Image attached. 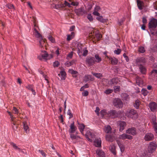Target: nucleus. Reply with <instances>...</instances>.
Here are the masks:
<instances>
[{
  "instance_id": "4468645a",
  "label": "nucleus",
  "mask_w": 157,
  "mask_h": 157,
  "mask_svg": "<svg viewBox=\"0 0 157 157\" xmlns=\"http://www.w3.org/2000/svg\"><path fill=\"white\" fill-rule=\"evenodd\" d=\"M59 77H58V79L60 81L64 80L66 77V73L64 71H61L60 73L58 74Z\"/></svg>"
},
{
  "instance_id": "2eb2a0df",
  "label": "nucleus",
  "mask_w": 157,
  "mask_h": 157,
  "mask_svg": "<svg viewBox=\"0 0 157 157\" xmlns=\"http://www.w3.org/2000/svg\"><path fill=\"white\" fill-rule=\"evenodd\" d=\"M107 57L110 60L111 64L112 65H114L117 64L118 62V60L117 58L114 57H109L108 56H107Z\"/></svg>"
},
{
  "instance_id": "5701e85b",
  "label": "nucleus",
  "mask_w": 157,
  "mask_h": 157,
  "mask_svg": "<svg viewBox=\"0 0 157 157\" xmlns=\"http://www.w3.org/2000/svg\"><path fill=\"white\" fill-rule=\"evenodd\" d=\"M144 59L143 58H138L136 59V63L138 65H141V63H144Z\"/></svg>"
},
{
  "instance_id": "7c9ffc66",
  "label": "nucleus",
  "mask_w": 157,
  "mask_h": 157,
  "mask_svg": "<svg viewBox=\"0 0 157 157\" xmlns=\"http://www.w3.org/2000/svg\"><path fill=\"white\" fill-rule=\"evenodd\" d=\"M23 124L24 129V130L27 132V130L29 128L26 122L24 120H23Z\"/></svg>"
},
{
  "instance_id": "a19ab883",
  "label": "nucleus",
  "mask_w": 157,
  "mask_h": 157,
  "mask_svg": "<svg viewBox=\"0 0 157 157\" xmlns=\"http://www.w3.org/2000/svg\"><path fill=\"white\" fill-rule=\"evenodd\" d=\"M155 117H154L152 120V124L154 126V128L157 127V123L155 121Z\"/></svg>"
},
{
  "instance_id": "ddd939ff",
  "label": "nucleus",
  "mask_w": 157,
  "mask_h": 157,
  "mask_svg": "<svg viewBox=\"0 0 157 157\" xmlns=\"http://www.w3.org/2000/svg\"><path fill=\"white\" fill-rule=\"evenodd\" d=\"M119 138L122 140H125L127 139L128 140H132L133 139V137L127 134L126 133H124L122 135H120L119 136Z\"/></svg>"
},
{
  "instance_id": "0eeeda50",
  "label": "nucleus",
  "mask_w": 157,
  "mask_h": 157,
  "mask_svg": "<svg viewBox=\"0 0 157 157\" xmlns=\"http://www.w3.org/2000/svg\"><path fill=\"white\" fill-rule=\"evenodd\" d=\"M126 125V122L124 121H119L117 122V127L120 132L122 131L125 129Z\"/></svg>"
},
{
  "instance_id": "c9c22d12",
  "label": "nucleus",
  "mask_w": 157,
  "mask_h": 157,
  "mask_svg": "<svg viewBox=\"0 0 157 157\" xmlns=\"http://www.w3.org/2000/svg\"><path fill=\"white\" fill-rule=\"evenodd\" d=\"M87 134H88L89 135L90 134V138H92L91 139L92 140V141L94 140L95 135L94 133L91 132L90 131H87Z\"/></svg>"
},
{
  "instance_id": "20e7f679",
  "label": "nucleus",
  "mask_w": 157,
  "mask_h": 157,
  "mask_svg": "<svg viewBox=\"0 0 157 157\" xmlns=\"http://www.w3.org/2000/svg\"><path fill=\"white\" fill-rule=\"evenodd\" d=\"M96 61L95 58L93 57L87 56L86 58V63L89 67L93 65Z\"/></svg>"
},
{
  "instance_id": "58836bf2",
  "label": "nucleus",
  "mask_w": 157,
  "mask_h": 157,
  "mask_svg": "<svg viewBox=\"0 0 157 157\" xmlns=\"http://www.w3.org/2000/svg\"><path fill=\"white\" fill-rule=\"evenodd\" d=\"M122 98L124 100H128L129 99V96L127 94L124 93L123 94Z\"/></svg>"
},
{
  "instance_id": "f704fd0d",
  "label": "nucleus",
  "mask_w": 157,
  "mask_h": 157,
  "mask_svg": "<svg viewBox=\"0 0 157 157\" xmlns=\"http://www.w3.org/2000/svg\"><path fill=\"white\" fill-rule=\"evenodd\" d=\"M140 101L138 100H137L135 101V103L134 104V106L136 109H137L139 108L140 105Z\"/></svg>"
},
{
  "instance_id": "338daca9",
  "label": "nucleus",
  "mask_w": 157,
  "mask_h": 157,
  "mask_svg": "<svg viewBox=\"0 0 157 157\" xmlns=\"http://www.w3.org/2000/svg\"><path fill=\"white\" fill-rule=\"evenodd\" d=\"M64 5L65 6L68 7H70L71 6V3H69L66 1L64 2Z\"/></svg>"
},
{
  "instance_id": "412c9836",
  "label": "nucleus",
  "mask_w": 157,
  "mask_h": 157,
  "mask_svg": "<svg viewBox=\"0 0 157 157\" xmlns=\"http://www.w3.org/2000/svg\"><path fill=\"white\" fill-rule=\"evenodd\" d=\"M70 136L72 140L73 141L78 140L80 139V137L79 136L72 133L70 134Z\"/></svg>"
},
{
  "instance_id": "9b49d317",
  "label": "nucleus",
  "mask_w": 157,
  "mask_h": 157,
  "mask_svg": "<svg viewBox=\"0 0 157 157\" xmlns=\"http://www.w3.org/2000/svg\"><path fill=\"white\" fill-rule=\"evenodd\" d=\"M157 26V20L155 18L152 19L149 23L150 28L153 29Z\"/></svg>"
},
{
  "instance_id": "bb28decb",
  "label": "nucleus",
  "mask_w": 157,
  "mask_h": 157,
  "mask_svg": "<svg viewBox=\"0 0 157 157\" xmlns=\"http://www.w3.org/2000/svg\"><path fill=\"white\" fill-rule=\"evenodd\" d=\"M110 82L111 84H117L118 83V79L117 78H113L110 80Z\"/></svg>"
},
{
  "instance_id": "e2e57ef3",
  "label": "nucleus",
  "mask_w": 157,
  "mask_h": 157,
  "mask_svg": "<svg viewBox=\"0 0 157 157\" xmlns=\"http://www.w3.org/2000/svg\"><path fill=\"white\" fill-rule=\"evenodd\" d=\"M121 151L122 152H123L124 150V147L122 145H121L119 146Z\"/></svg>"
},
{
  "instance_id": "f3484780",
  "label": "nucleus",
  "mask_w": 157,
  "mask_h": 157,
  "mask_svg": "<svg viewBox=\"0 0 157 157\" xmlns=\"http://www.w3.org/2000/svg\"><path fill=\"white\" fill-rule=\"evenodd\" d=\"M96 153L99 157H105V153L102 150L98 149L96 150Z\"/></svg>"
},
{
  "instance_id": "603ef678",
  "label": "nucleus",
  "mask_w": 157,
  "mask_h": 157,
  "mask_svg": "<svg viewBox=\"0 0 157 157\" xmlns=\"http://www.w3.org/2000/svg\"><path fill=\"white\" fill-rule=\"evenodd\" d=\"M48 39L52 42L54 43L55 42V39L53 38L51 36L49 35L48 36Z\"/></svg>"
},
{
  "instance_id": "4d7b16f0",
  "label": "nucleus",
  "mask_w": 157,
  "mask_h": 157,
  "mask_svg": "<svg viewBox=\"0 0 157 157\" xmlns=\"http://www.w3.org/2000/svg\"><path fill=\"white\" fill-rule=\"evenodd\" d=\"M10 144L13 146V147L16 149L18 147L13 142H11L10 143Z\"/></svg>"
},
{
  "instance_id": "7ed1b4c3",
  "label": "nucleus",
  "mask_w": 157,
  "mask_h": 157,
  "mask_svg": "<svg viewBox=\"0 0 157 157\" xmlns=\"http://www.w3.org/2000/svg\"><path fill=\"white\" fill-rule=\"evenodd\" d=\"M126 115V116L133 119H136L138 117V114L136 111L134 109H131L129 111H127Z\"/></svg>"
},
{
  "instance_id": "2f4dec72",
  "label": "nucleus",
  "mask_w": 157,
  "mask_h": 157,
  "mask_svg": "<svg viewBox=\"0 0 157 157\" xmlns=\"http://www.w3.org/2000/svg\"><path fill=\"white\" fill-rule=\"evenodd\" d=\"M26 88L29 90L31 91L33 95H35L36 92L34 90H33V87L32 86L29 85L26 86Z\"/></svg>"
},
{
  "instance_id": "a211bd4d",
  "label": "nucleus",
  "mask_w": 157,
  "mask_h": 157,
  "mask_svg": "<svg viewBox=\"0 0 157 157\" xmlns=\"http://www.w3.org/2000/svg\"><path fill=\"white\" fill-rule=\"evenodd\" d=\"M156 104L155 102H152L149 104V107L151 111H154L156 108Z\"/></svg>"
},
{
  "instance_id": "aec40b11",
  "label": "nucleus",
  "mask_w": 157,
  "mask_h": 157,
  "mask_svg": "<svg viewBox=\"0 0 157 157\" xmlns=\"http://www.w3.org/2000/svg\"><path fill=\"white\" fill-rule=\"evenodd\" d=\"M105 132L107 133L111 132L112 128L109 125L105 126L104 129Z\"/></svg>"
},
{
  "instance_id": "1a4fd4ad",
  "label": "nucleus",
  "mask_w": 157,
  "mask_h": 157,
  "mask_svg": "<svg viewBox=\"0 0 157 157\" xmlns=\"http://www.w3.org/2000/svg\"><path fill=\"white\" fill-rule=\"evenodd\" d=\"M126 133L133 136L136 135L137 134L136 128L133 127L129 128L127 129L126 131Z\"/></svg>"
},
{
  "instance_id": "3c124183",
  "label": "nucleus",
  "mask_w": 157,
  "mask_h": 157,
  "mask_svg": "<svg viewBox=\"0 0 157 157\" xmlns=\"http://www.w3.org/2000/svg\"><path fill=\"white\" fill-rule=\"evenodd\" d=\"M121 50L120 49L118 48L117 50H115L114 51V52L115 54L117 55L119 54L121 52Z\"/></svg>"
},
{
  "instance_id": "a18cd8bd",
  "label": "nucleus",
  "mask_w": 157,
  "mask_h": 157,
  "mask_svg": "<svg viewBox=\"0 0 157 157\" xmlns=\"http://www.w3.org/2000/svg\"><path fill=\"white\" fill-rule=\"evenodd\" d=\"M113 92V90L110 89H108L106 90L104 93L106 94H109Z\"/></svg>"
},
{
  "instance_id": "680f3d73",
  "label": "nucleus",
  "mask_w": 157,
  "mask_h": 157,
  "mask_svg": "<svg viewBox=\"0 0 157 157\" xmlns=\"http://www.w3.org/2000/svg\"><path fill=\"white\" fill-rule=\"evenodd\" d=\"M88 19L90 21H93V19L92 16L91 14H89L87 16Z\"/></svg>"
},
{
  "instance_id": "4be33fe9",
  "label": "nucleus",
  "mask_w": 157,
  "mask_h": 157,
  "mask_svg": "<svg viewBox=\"0 0 157 157\" xmlns=\"http://www.w3.org/2000/svg\"><path fill=\"white\" fill-rule=\"evenodd\" d=\"M94 143L96 147H100L101 144V140L100 139H96L94 140Z\"/></svg>"
},
{
  "instance_id": "09e8293b",
  "label": "nucleus",
  "mask_w": 157,
  "mask_h": 157,
  "mask_svg": "<svg viewBox=\"0 0 157 157\" xmlns=\"http://www.w3.org/2000/svg\"><path fill=\"white\" fill-rule=\"evenodd\" d=\"M59 62L57 61H55L54 63H53V66L54 67H57L59 66Z\"/></svg>"
},
{
  "instance_id": "de8ad7c7",
  "label": "nucleus",
  "mask_w": 157,
  "mask_h": 157,
  "mask_svg": "<svg viewBox=\"0 0 157 157\" xmlns=\"http://www.w3.org/2000/svg\"><path fill=\"white\" fill-rule=\"evenodd\" d=\"M6 6L9 9H14V7L13 5L11 4H8V5H6Z\"/></svg>"
},
{
  "instance_id": "49530a36",
  "label": "nucleus",
  "mask_w": 157,
  "mask_h": 157,
  "mask_svg": "<svg viewBox=\"0 0 157 157\" xmlns=\"http://www.w3.org/2000/svg\"><path fill=\"white\" fill-rule=\"evenodd\" d=\"M13 113L17 114H19L18 110L15 107H13Z\"/></svg>"
},
{
  "instance_id": "39448f33",
  "label": "nucleus",
  "mask_w": 157,
  "mask_h": 157,
  "mask_svg": "<svg viewBox=\"0 0 157 157\" xmlns=\"http://www.w3.org/2000/svg\"><path fill=\"white\" fill-rule=\"evenodd\" d=\"M157 147L155 142H151L148 147V151L150 153H152L155 151Z\"/></svg>"
},
{
  "instance_id": "f8f14e48",
  "label": "nucleus",
  "mask_w": 157,
  "mask_h": 157,
  "mask_svg": "<svg viewBox=\"0 0 157 157\" xmlns=\"http://www.w3.org/2000/svg\"><path fill=\"white\" fill-rule=\"evenodd\" d=\"M101 36H102L101 34L98 33L95 34L94 36L93 35V36L92 37V40L93 42L94 43H95V40H97V41L101 39Z\"/></svg>"
},
{
  "instance_id": "774afa93",
  "label": "nucleus",
  "mask_w": 157,
  "mask_h": 157,
  "mask_svg": "<svg viewBox=\"0 0 157 157\" xmlns=\"http://www.w3.org/2000/svg\"><path fill=\"white\" fill-rule=\"evenodd\" d=\"M123 56L125 58V59L127 62H128L129 60V58L128 56L126 55L125 53H124L123 55Z\"/></svg>"
},
{
  "instance_id": "f03ea898",
  "label": "nucleus",
  "mask_w": 157,
  "mask_h": 157,
  "mask_svg": "<svg viewBox=\"0 0 157 157\" xmlns=\"http://www.w3.org/2000/svg\"><path fill=\"white\" fill-rule=\"evenodd\" d=\"M42 53L41 54V56L38 57V59L42 60V59H45V60H47L48 59H50L53 57V55L52 54H50L49 55L46 51H41Z\"/></svg>"
},
{
  "instance_id": "cd10ccee",
  "label": "nucleus",
  "mask_w": 157,
  "mask_h": 157,
  "mask_svg": "<svg viewBox=\"0 0 157 157\" xmlns=\"http://www.w3.org/2000/svg\"><path fill=\"white\" fill-rule=\"evenodd\" d=\"M46 41V39H41L39 41V46L41 48H43L44 46V43H45Z\"/></svg>"
},
{
  "instance_id": "5fc2aeb1",
  "label": "nucleus",
  "mask_w": 157,
  "mask_h": 157,
  "mask_svg": "<svg viewBox=\"0 0 157 157\" xmlns=\"http://www.w3.org/2000/svg\"><path fill=\"white\" fill-rule=\"evenodd\" d=\"M38 151L44 157H46V154L42 150H39Z\"/></svg>"
},
{
  "instance_id": "a878e982",
  "label": "nucleus",
  "mask_w": 157,
  "mask_h": 157,
  "mask_svg": "<svg viewBox=\"0 0 157 157\" xmlns=\"http://www.w3.org/2000/svg\"><path fill=\"white\" fill-rule=\"evenodd\" d=\"M79 125L78 126V128L80 130V131L81 133L84 135L83 134V130L84 129L85 126L83 124H79Z\"/></svg>"
},
{
  "instance_id": "864d4df0",
  "label": "nucleus",
  "mask_w": 157,
  "mask_h": 157,
  "mask_svg": "<svg viewBox=\"0 0 157 157\" xmlns=\"http://www.w3.org/2000/svg\"><path fill=\"white\" fill-rule=\"evenodd\" d=\"M139 51L141 53H143L145 52L144 48L143 47H141L139 48Z\"/></svg>"
},
{
  "instance_id": "393cba45",
  "label": "nucleus",
  "mask_w": 157,
  "mask_h": 157,
  "mask_svg": "<svg viewBox=\"0 0 157 157\" xmlns=\"http://www.w3.org/2000/svg\"><path fill=\"white\" fill-rule=\"evenodd\" d=\"M139 69L142 74H145L146 70V68L144 67L141 65H140L139 67Z\"/></svg>"
},
{
  "instance_id": "69168bd1",
  "label": "nucleus",
  "mask_w": 157,
  "mask_h": 157,
  "mask_svg": "<svg viewBox=\"0 0 157 157\" xmlns=\"http://www.w3.org/2000/svg\"><path fill=\"white\" fill-rule=\"evenodd\" d=\"M88 51L87 50H83L82 55L84 56H86L88 54Z\"/></svg>"
},
{
  "instance_id": "13d9d810",
  "label": "nucleus",
  "mask_w": 157,
  "mask_h": 157,
  "mask_svg": "<svg viewBox=\"0 0 157 157\" xmlns=\"http://www.w3.org/2000/svg\"><path fill=\"white\" fill-rule=\"evenodd\" d=\"M69 71L72 75L76 74L78 73L77 71H74L72 69L70 70Z\"/></svg>"
},
{
  "instance_id": "dca6fc26",
  "label": "nucleus",
  "mask_w": 157,
  "mask_h": 157,
  "mask_svg": "<svg viewBox=\"0 0 157 157\" xmlns=\"http://www.w3.org/2000/svg\"><path fill=\"white\" fill-rule=\"evenodd\" d=\"M136 2L137 5L139 9L140 10L143 9L144 7V2L143 1L140 0H137Z\"/></svg>"
},
{
  "instance_id": "bf43d9fd",
  "label": "nucleus",
  "mask_w": 157,
  "mask_h": 157,
  "mask_svg": "<svg viewBox=\"0 0 157 157\" xmlns=\"http://www.w3.org/2000/svg\"><path fill=\"white\" fill-rule=\"evenodd\" d=\"M78 3L77 2H71V5L77 6L78 5Z\"/></svg>"
},
{
  "instance_id": "473e14b6",
  "label": "nucleus",
  "mask_w": 157,
  "mask_h": 157,
  "mask_svg": "<svg viewBox=\"0 0 157 157\" xmlns=\"http://www.w3.org/2000/svg\"><path fill=\"white\" fill-rule=\"evenodd\" d=\"M35 31L36 33L35 34V36L37 38H40V40L42 39L43 38L42 35L38 32L36 29H35Z\"/></svg>"
},
{
  "instance_id": "052dcab7",
  "label": "nucleus",
  "mask_w": 157,
  "mask_h": 157,
  "mask_svg": "<svg viewBox=\"0 0 157 157\" xmlns=\"http://www.w3.org/2000/svg\"><path fill=\"white\" fill-rule=\"evenodd\" d=\"M73 38V36H71L70 35H68L67 36V41H70Z\"/></svg>"
},
{
  "instance_id": "37998d69",
  "label": "nucleus",
  "mask_w": 157,
  "mask_h": 157,
  "mask_svg": "<svg viewBox=\"0 0 157 157\" xmlns=\"http://www.w3.org/2000/svg\"><path fill=\"white\" fill-rule=\"evenodd\" d=\"M92 74L98 78H100L102 76V74L101 73H94L92 72Z\"/></svg>"
},
{
  "instance_id": "e433bc0d",
  "label": "nucleus",
  "mask_w": 157,
  "mask_h": 157,
  "mask_svg": "<svg viewBox=\"0 0 157 157\" xmlns=\"http://www.w3.org/2000/svg\"><path fill=\"white\" fill-rule=\"evenodd\" d=\"M95 58L96 60V62L97 63H99L101 61V57H100L99 56L98 54H96L95 55Z\"/></svg>"
},
{
  "instance_id": "f257e3e1",
  "label": "nucleus",
  "mask_w": 157,
  "mask_h": 157,
  "mask_svg": "<svg viewBox=\"0 0 157 157\" xmlns=\"http://www.w3.org/2000/svg\"><path fill=\"white\" fill-rule=\"evenodd\" d=\"M121 113L120 111H117L115 110L111 109L108 112V117L115 118L119 117Z\"/></svg>"
},
{
  "instance_id": "4c0bfd02",
  "label": "nucleus",
  "mask_w": 157,
  "mask_h": 157,
  "mask_svg": "<svg viewBox=\"0 0 157 157\" xmlns=\"http://www.w3.org/2000/svg\"><path fill=\"white\" fill-rule=\"evenodd\" d=\"M75 62V61L74 60H72L70 62H67L65 63V65L68 67L71 65H72L73 63H74Z\"/></svg>"
},
{
  "instance_id": "79ce46f5",
  "label": "nucleus",
  "mask_w": 157,
  "mask_h": 157,
  "mask_svg": "<svg viewBox=\"0 0 157 157\" xmlns=\"http://www.w3.org/2000/svg\"><path fill=\"white\" fill-rule=\"evenodd\" d=\"M109 148L111 150L112 152L114 154L116 155V153L115 151V146L113 145L111 146Z\"/></svg>"
},
{
  "instance_id": "b1692460",
  "label": "nucleus",
  "mask_w": 157,
  "mask_h": 157,
  "mask_svg": "<svg viewBox=\"0 0 157 157\" xmlns=\"http://www.w3.org/2000/svg\"><path fill=\"white\" fill-rule=\"evenodd\" d=\"M93 80L94 79L92 76L90 75H86L84 78V80L86 82H87L89 80L93 81Z\"/></svg>"
},
{
  "instance_id": "6e6552de",
  "label": "nucleus",
  "mask_w": 157,
  "mask_h": 157,
  "mask_svg": "<svg viewBox=\"0 0 157 157\" xmlns=\"http://www.w3.org/2000/svg\"><path fill=\"white\" fill-rule=\"evenodd\" d=\"M144 139L146 141H152L154 139V136L153 134L151 133H147L145 135Z\"/></svg>"
},
{
  "instance_id": "6e6d98bb",
  "label": "nucleus",
  "mask_w": 157,
  "mask_h": 157,
  "mask_svg": "<svg viewBox=\"0 0 157 157\" xmlns=\"http://www.w3.org/2000/svg\"><path fill=\"white\" fill-rule=\"evenodd\" d=\"M67 114L70 116L69 118L70 119L72 118L73 117L72 114L71 113V111L69 109L67 113Z\"/></svg>"
},
{
  "instance_id": "ea45409f",
  "label": "nucleus",
  "mask_w": 157,
  "mask_h": 157,
  "mask_svg": "<svg viewBox=\"0 0 157 157\" xmlns=\"http://www.w3.org/2000/svg\"><path fill=\"white\" fill-rule=\"evenodd\" d=\"M114 91L115 93H117L119 92L120 91V86H115L114 87Z\"/></svg>"
},
{
  "instance_id": "8fccbe9b",
  "label": "nucleus",
  "mask_w": 157,
  "mask_h": 157,
  "mask_svg": "<svg viewBox=\"0 0 157 157\" xmlns=\"http://www.w3.org/2000/svg\"><path fill=\"white\" fill-rule=\"evenodd\" d=\"M136 83L140 86H141L143 84V82L141 80H140V81L139 79L137 80H136Z\"/></svg>"
},
{
  "instance_id": "c03bdc74",
  "label": "nucleus",
  "mask_w": 157,
  "mask_h": 157,
  "mask_svg": "<svg viewBox=\"0 0 157 157\" xmlns=\"http://www.w3.org/2000/svg\"><path fill=\"white\" fill-rule=\"evenodd\" d=\"M85 136H86V139L88 140L89 141H90V142H92V140L90 138V134L89 135L88 134H87V132H86V133L85 134Z\"/></svg>"
},
{
  "instance_id": "72a5a7b5",
  "label": "nucleus",
  "mask_w": 157,
  "mask_h": 157,
  "mask_svg": "<svg viewBox=\"0 0 157 157\" xmlns=\"http://www.w3.org/2000/svg\"><path fill=\"white\" fill-rule=\"evenodd\" d=\"M97 19L100 21L104 23L106 22V20L103 18V17L101 16H99L97 17Z\"/></svg>"
},
{
  "instance_id": "c85d7f7f",
  "label": "nucleus",
  "mask_w": 157,
  "mask_h": 157,
  "mask_svg": "<svg viewBox=\"0 0 157 157\" xmlns=\"http://www.w3.org/2000/svg\"><path fill=\"white\" fill-rule=\"evenodd\" d=\"M106 139L107 141L110 142H113V140L112 136L108 135H106Z\"/></svg>"
},
{
  "instance_id": "0e129e2a",
  "label": "nucleus",
  "mask_w": 157,
  "mask_h": 157,
  "mask_svg": "<svg viewBox=\"0 0 157 157\" xmlns=\"http://www.w3.org/2000/svg\"><path fill=\"white\" fill-rule=\"evenodd\" d=\"M88 94V92L87 91H86L82 93V95L83 96H86Z\"/></svg>"
},
{
  "instance_id": "6ab92c4d",
  "label": "nucleus",
  "mask_w": 157,
  "mask_h": 157,
  "mask_svg": "<svg viewBox=\"0 0 157 157\" xmlns=\"http://www.w3.org/2000/svg\"><path fill=\"white\" fill-rule=\"evenodd\" d=\"M70 129L69 130V132L70 133H72L75 132V131L76 128L74 125V123L73 122L70 125Z\"/></svg>"
},
{
  "instance_id": "423d86ee",
  "label": "nucleus",
  "mask_w": 157,
  "mask_h": 157,
  "mask_svg": "<svg viewBox=\"0 0 157 157\" xmlns=\"http://www.w3.org/2000/svg\"><path fill=\"white\" fill-rule=\"evenodd\" d=\"M113 105L117 108H121L123 106L122 101L119 98H115L113 100Z\"/></svg>"
},
{
  "instance_id": "9d476101",
  "label": "nucleus",
  "mask_w": 157,
  "mask_h": 157,
  "mask_svg": "<svg viewBox=\"0 0 157 157\" xmlns=\"http://www.w3.org/2000/svg\"><path fill=\"white\" fill-rule=\"evenodd\" d=\"M75 12L78 16L82 15L86 13V11L84 9L83 7H81L79 9H76L75 10Z\"/></svg>"
},
{
  "instance_id": "c756f323",
  "label": "nucleus",
  "mask_w": 157,
  "mask_h": 157,
  "mask_svg": "<svg viewBox=\"0 0 157 157\" xmlns=\"http://www.w3.org/2000/svg\"><path fill=\"white\" fill-rule=\"evenodd\" d=\"M100 114L102 117L105 116L108 117V112L105 110H103L101 111Z\"/></svg>"
}]
</instances>
